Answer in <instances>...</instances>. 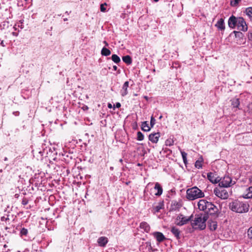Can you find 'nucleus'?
<instances>
[{
	"label": "nucleus",
	"mask_w": 252,
	"mask_h": 252,
	"mask_svg": "<svg viewBox=\"0 0 252 252\" xmlns=\"http://www.w3.org/2000/svg\"><path fill=\"white\" fill-rule=\"evenodd\" d=\"M229 207L233 212L241 214L247 213L249 210V204L238 200H235L229 203Z\"/></svg>",
	"instance_id": "obj_1"
},
{
	"label": "nucleus",
	"mask_w": 252,
	"mask_h": 252,
	"mask_svg": "<svg viewBox=\"0 0 252 252\" xmlns=\"http://www.w3.org/2000/svg\"><path fill=\"white\" fill-rule=\"evenodd\" d=\"M207 219L206 215H198L195 216L194 220L191 222V225L194 229L204 230L206 226V221Z\"/></svg>",
	"instance_id": "obj_2"
},
{
	"label": "nucleus",
	"mask_w": 252,
	"mask_h": 252,
	"mask_svg": "<svg viewBox=\"0 0 252 252\" xmlns=\"http://www.w3.org/2000/svg\"><path fill=\"white\" fill-rule=\"evenodd\" d=\"M187 198L189 200L204 197V193L196 187H194L187 190Z\"/></svg>",
	"instance_id": "obj_3"
},
{
	"label": "nucleus",
	"mask_w": 252,
	"mask_h": 252,
	"mask_svg": "<svg viewBox=\"0 0 252 252\" xmlns=\"http://www.w3.org/2000/svg\"><path fill=\"white\" fill-rule=\"evenodd\" d=\"M235 184V182L233 181L229 176H225L222 179L220 178V180L219 182V185L221 188H228Z\"/></svg>",
	"instance_id": "obj_4"
},
{
	"label": "nucleus",
	"mask_w": 252,
	"mask_h": 252,
	"mask_svg": "<svg viewBox=\"0 0 252 252\" xmlns=\"http://www.w3.org/2000/svg\"><path fill=\"white\" fill-rule=\"evenodd\" d=\"M214 193L217 196L222 199H227L229 197L228 192L223 188H215L214 189Z\"/></svg>",
	"instance_id": "obj_5"
},
{
	"label": "nucleus",
	"mask_w": 252,
	"mask_h": 252,
	"mask_svg": "<svg viewBox=\"0 0 252 252\" xmlns=\"http://www.w3.org/2000/svg\"><path fill=\"white\" fill-rule=\"evenodd\" d=\"M192 218V215L187 217L182 214H179L176 218V224L178 225L182 226L186 224L188 222L190 221Z\"/></svg>",
	"instance_id": "obj_6"
},
{
	"label": "nucleus",
	"mask_w": 252,
	"mask_h": 252,
	"mask_svg": "<svg viewBox=\"0 0 252 252\" xmlns=\"http://www.w3.org/2000/svg\"><path fill=\"white\" fill-rule=\"evenodd\" d=\"M238 30L246 32L248 30V26L244 19L242 17H238L237 26Z\"/></svg>",
	"instance_id": "obj_7"
},
{
	"label": "nucleus",
	"mask_w": 252,
	"mask_h": 252,
	"mask_svg": "<svg viewBox=\"0 0 252 252\" xmlns=\"http://www.w3.org/2000/svg\"><path fill=\"white\" fill-rule=\"evenodd\" d=\"M209 204V201L205 199H201L198 202V209L200 211H204L205 213L207 214L208 212V205Z\"/></svg>",
	"instance_id": "obj_8"
},
{
	"label": "nucleus",
	"mask_w": 252,
	"mask_h": 252,
	"mask_svg": "<svg viewBox=\"0 0 252 252\" xmlns=\"http://www.w3.org/2000/svg\"><path fill=\"white\" fill-rule=\"evenodd\" d=\"M209 204V201L205 199H201L198 202V209L200 211H204L205 213L207 214L208 212V205Z\"/></svg>",
	"instance_id": "obj_9"
},
{
	"label": "nucleus",
	"mask_w": 252,
	"mask_h": 252,
	"mask_svg": "<svg viewBox=\"0 0 252 252\" xmlns=\"http://www.w3.org/2000/svg\"><path fill=\"white\" fill-rule=\"evenodd\" d=\"M207 178L213 184H217L220 180V178L219 177H217V174L212 172L208 173Z\"/></svg>",
	"instance_id": "obj_10"
},
{
	"label": "nucleus",
	"mask_w": 252,
	"mask_h": 252,
	"mask_svg": "<svg viewBox=\"0 0 252 252\" xmlns=\"http://www.w3.org/2000/svg\"><path fill=\"white\" fill-rule=\"evenodd\" d=\"M208 207V215H213L218 213L219 210L217 207L212 202H209Z\"/></svg>",
	"instance_id": "obj_11"
},
{
	"label": "nucleus",
	"mask_w": 252,
	"mask_h": 252,
	"mask_svg": "<svg viewBox=\"0 0 252 252\" xmlns=\"http://www.w3.org/2000/svg\"><path fill=\"white\" fill-rule=\"evenodd\" d=\"M238 17H236L233 15L230 16L228 19V24L231 29H234L237 26Z\"/></svg>",
	"instance_id": "obj_12"
},
{
	"label": "nucleus",
	"mask_w": 252,
	"mask_h": 252,
	"mask_svg": "<svg viewBox=\"0 0 252 252\" xmlns=\"http://www.w3.org/2000/svg\"><path fill=\"white\" fill-rule=\"evenodd\" d=\"M153 236L156 239L157 241L159 243L163 242L166 239L164 235L160 232H155L153 233Z\"/></svg>",
	"instance_id": "obj_13"
},
{
	"label": "nucleus",
	"mask_w": 252,
	"mask_h": 252,
	"mask_svg": "<svg viewBox=\"0 0 252 252\" xmlns=\"http://www.w3.org/2000/svg\"><path fill=\"white\" fill-rule=\"evenodd\" d=\"M160 137L159 132L151 133L149 135V139L152 142L157 143Z\"/></svg>",
	"instance_id": "obj_14"
},
{
	"label": "nucleus",
	"mask_w": 252,
	"mask_h": 252,
	"mask_svg": "<svg viewBox=\"0 0 252 252\" xmlns=\"http://www.w3.org/2000/svg\"><path fill=\"white\" fill-rule=\"evenodd\" d=\"M129 82L128 81H126L124 83L123 85L122 88L121 90V94L123 96L126 95L127 93V88L128 87Z\"/></svg>",
	"instance_id": "obj_15"
},
{
	"label": "nucleus",
	"mask_w": 252,
	"mask_h": 252,
	"mask_svg": "<svg viewBox=\"0 0 252 252\" xmlns=\"http://www.w3.org/2000/svg\"><path fill=\"white\" fill-rule=\"evenodd\" d=\"M108 241L107 238L104 236L100 237L97 239V243L100 247H105Z\"/></svg>",
	"instance_id": "obj_16"
},
{
	"label": "nucleus",
	"mask_w": 252,
	"mask_h": 252,
	"mask_svg": "<svg viewBox=\"0 0 252 252\" xmlns=\"http://www.w3.org/2000/svg\"><path fill=\"white\" fill-rule=\"evenodd\" d=\"M242 196L246 199L252 198V186L247 189L246 192L243 194Z\"/></svg>",
	"instance_id": "obj_17"
},
{
	"label": "nucleus",
	"mask_w": 252,
	"mask_h": 252,
	"mask_svg": "<svg viewBox=\"0 0 252 252\" xmlns=\"http://www.w3.org/2000/svg\"><path fill=\"white\" fill-rule=\"evenodd\" d=\"M171 232L172 234L176 237L177 239H180L181 238L180 234L181 231L180 230L177 228L176 227H172L171 229Z\"/></svg>",
	"instance_id": "obj_18"
},
{
	"label": "nucleus",
	"mask_w": 252,
	"mask_h": 252,
	"mask_svg": "<svg viewBox=\"0 0 252 252\" xmlns=\"http://www.w3.org/2000/svg\"><path fill=\"white\" fill-rule=\"evenodd\" d=\"M155 190H157V192L155 193L157 196H160L162 193L163 189L162 187L158 183H156L154 187Z\"/></svg>",
	"instance_id": "obj_19"
},
{
	"label": "nucleus",
	"mask_w": 252,
	"mask_h": 252,
	"mask_svg": "<svg viewBox=\"0 0 252 252\" xmlns=\"http://www.w3.org/2000/svg\"><path fill=\"white\" fill-rule=\"evenodd\" d=\"M208 222H209V227L211 230L214 231L217 229V221H214V220H209Z\"/></svg>",
	"instance_id": "obj_20"
},
{
	"label": "nucleus",
	"mask_w": 252,
	"mask_h": 252,
	"mask_svg": "<svg viewBox=\"0 0 252 252\" xmlns=\"http://www.w3.org/2000/svg\"><path fill=\"white\" fill-rule=\"evenodd\" d=\"M216 26L221 30H224L225 29V26L224 25L223 19L222 18L220 19L216 24Z\"/></svg>",
	"instance_id": "obj_21"
},
{
	"label": "nucleus",
	"mask_w": 252,
	"mask_h": 252,
	"mask_svg": "<svg viewBox=\"0 0 252 252\" xmlns=\"http://www.w3.org/2000/svg\"><path fill=\"white\" fill-rule=\"evenodd\" d=\"M231 105L233 108H238L240 105L239 99L237 98H233L231 100Z\"/></svg>",
	"instance_id": "obj_22"
},
{
	"label": "nucleus",
	"mask_w": 252,
	"mask_h": 252,
	"mask_svg": "<svg viewBox=\"0 0 252 252\" xmlns=\"http://www.w3.org/2000/svg\"><path fill=\"white\" fill-rule=\"evenodd\" d=\"M140 227L146 232H148L150 230L149 225L146 222H142L140 224Z\"/></svg>",
	"instance_id": "obj_23"
},
{
	"label": "nucleus",
	"mask_w": 252,
	"mask_h": 252,
	"mask_svg": "<svg viewBox=\"0 0 252 252\" xmlns=\"http://www.w3.org/2000/svg\"><path fill=\"white\" fill-rule=\"evenodd\" d=\"M141 128L144 131H149L151 129L150 127L149 126V125L146 121L142 123Z\"/></svg>",
	"instance_id": "obj_24"
},
{
	"label": "nucleus",
	"mask_w": 252,
	"mask_h": 252,
	"mask_svg": "<svg viewBox=\"0 0 252 252\" xmlns=\"http://www.w3.org/2000/svg\"><path fill=\"white\" fill-rule=\"evenodd\" d=\"M122 60L127 64H130L132 63V59L129 55L123 57Z\"/></svg>",
	"instance_id": "obj_25"
},
{
	"label": "nucleus",
	"mask_w": 252,
	"mask_h": 252,
	"mask_svg": "<svg viewBox=\"0 0 252 252\" xmlns=\"http://www.w3.org/2000/svg\"><path fill=\"white\" fill-rule=\"evenodd\" d=\"M101 54L104 56H108L111 54V51L106 47H103L101 49Z\"/></svg>",
	"instance_id": "obj_26"
},
{
	"label": "nucleus",
	"mask_w": 252,
	"mask_h": 252,
	"mask_svg": "<svg viewBox=\"0 0 252 252\" xmlns=\"http://www.w3.org/2000/svg\"><path fill=\"white\" fill-rule=\"evenodd\" d=\"M111 59L116 63H118L121 62L120 57L116 54L112 55Z\"/></svg>",
	"instance_id": "obj_27"
},
{
	"label": "nucleus",
	"mask_w": 252,
	"mask_h": 252,
	"mask_svg": "<svg viewBox=\"0 0 252 252\" xmlns=\"http://www.w3.org/2000/svg\"><path fill=\"white\" fill-rule=\"evenodd\" d=\"M248 238L252 243V226L250 227L247 231Z\"/></svg>",
	"instance_id": "obj_28"
},
{
	"label": "nucleus",
	"mask_w": 252,
	"mask_h": 252,
	"mask_svg": "<svg viewBox=\"0 0 252 252\" xmlns=\"http://www.w3.org/2000/svg\"><path fill=\"white\" fill-rule=\"evenodd\" d=\"M246 14L250 18L252 19V7H249L246 9Z\"/></svg>",
	"instance_id": "obj_29"
},
{
	"label": "nucleus",
	"mask_w": 252,
	"mask_h": 252,
	"mask_svg": "<svg viewBox=\"0 0 252 252\" xmlns=\"http://www.w3.org/2000/svg\"><path fill=\"white\" fill-rule=\"evenodd\" d=\"M233 33L235 34V36L236 38H242L244 36L243 33L240 32L234 31Z\"/></svg>",
	"instance_id": "obj_30"
},
{
	"label": "nucleus",
	"mask_w": 252,
	"mask_h": 252,
	"mask_svg": "<svg viewBox=\"0 0 252 252\" xmlns=\"http://www.w3.org/2000/svg\"><path fill=\"white\" fill-rule=\"evenodd\" d=\"M137 139L139 141H142L144 139V135L143 134V133L140 132V131H138L137 133Z\"/></svg>",
	"instance_id": "obj_31"
},
{
	"label": "nucleus",
	"mask_w": 252,
	"mask_h": 252,
	"mask_svg": "<svg viewBox=\"0 0 252 252\" xmlns=\"http://www.w3.org/2000/svg\"><path fill=\"white\" fill-rule=\"evenodd\" d=\"M181 155L182 156L183 161H184V163L186 164L187 162V154L186 153H185V152L182 151Z\"/></svg>",
	"instance_id": "obj_32"
},
{
	"label": "nucleus",
	"mask_w": 252,
	"mask_h": 252,
	"mask_svg": "<svg viewBox=\"0 0 252 252\" xmlns=\"http://www.w3.org/2000/svg\"><path fill=\"white\" fill-rule=\"evenodd\" d=\"M195 166L198 169L202 168V161L199 160H196L195 163Z\"/></svg>",
	"instance_id": "obj_33"
},
{
	"label": "nucleus",
	"mask_w": 252,
	"mask_h": 252,
	"mask_svg": "<svg viewBox=\"0 0 252 252\" xmlns=\"http://www.w3.org/2000/svg\"><path fill=\"white\" fill-rule=\"evenodd\" d=\"M28 230L25 228H23L20 232L21 235L26 236L28 234Z\"/></svg>",
	"instance_id": "obj_34"
},
{
	"label": "nucleus",
	"mask_w": 252,
	"mask_h": 252,
	"mask_svg": "<svg viewBox=\"0 0 252 252\" xmlns=\"http://www.w3.org/2000/svg\"><path fill=\"white\" fill-rule=\"evenodd\" d=\"M155 124H156V120L153 117V116H152L151 117V121H150L151 126L153 127Z\"/></svg>",
	"instance_id": "obj_35"
},
{
	"label": "nucleus",
	"mask_w": 252,
	"mask_h": 252,
	"mask_svg": "<svg viewBox=\"0 0 252 252\" xmlns=\"http://www.w3.org/2000/svg\"><path fill=\"white\" fill-rule=\"evenodd\" d=\"M106 3H104L103 4H101L100 5V11L101 12H105L106 11V8L105 7V5H106Z\"/></svg>",
	"instance_id": "obj_36"
},
{
	"label": "nucleus",
	"mask_w": 252,
	"mask_h": 252,
	"mask_svg": "<svg viewBox=\"0 0 252 252\" xmlns=\"http://www.w3.org/2000/svg\"><path fill=\"white\" fill-rule=\"evenodd\" d=\"M248 39L252 41V32H249L248 33Z\"/></svg>",
	"instance_id": "obj_37"
},
{
	"label": "nucleus",
	"mask_w": 252,
	"mask_h": 252,
	"mask_svg": "<svg viewBox=\"0 0 252 252\" xmlns=\"http://www.w3.org/2000/svg\"><path fill=\"white\" fill-rule=\"evenodd\" d=\"M248 111H249V112L250 113H252V103H251L248 105Z\"/></svg>",
	"instance_id": "obj_38"
},
{
	"label": "nucleus",
	"mask_w": 252,
	"mask_h": 252,
	"mask_svg": "<svg viewBox=\"0 0 252 252\" xmlns=\"http://www.w3.org/2000/svg\"><path fill=\"white\" fill-rule=\"evenodd\" d=\"M115 107L117 108H120L121 106V103L120 102H117L115 105Z\"/></svg>",
	"instance_id": "obj_39"
},
{
	"label": "nucleus",
	"mask_w": 252,
	"mask_h": 252,
	"mask_svg": "<svg viewBox=\"0 0 252 252\" xmlns=\"http://www.w3.org/2000/svg\"><path fill=\"white\" fill-rule=\"evenodd\" d=\"M13 115L17 116L19 115V112L18 111H15L13 112Z\"/></svg>",
	"instance_id": "obj_40"
},
{
	"label": "nucleus",
	"mask_w": 252,
	"mask_h": 252,
	"mask_svg": "<svg viewBox=\"0 0 252 252\" xmlns=\"http://www.w3.org/2000/svg\"><path fill=\"white\" fill-rule=\"evenodd\" d=\"M0 45L1 46H2V47H5V44H4V41H3V40H2V41H1V42H0Z\"/></svg>",
	"instance_id": "obj_41"
},
{
	"label": "nucleus",
	"mask_w": 252,
	"mask_h": 252,
	"mask_svg": "<svg viewBox=\"0 0 252 252\" xmlns=\"http://www.w3.org/2000/svg\"><path fill=\"white\" fill-rule=\"evenodd\" d=\"M240 1V0H234V5H236L238 3V2Z\"/></svg>",
	"instance_id": "obj_42"
},
{
	"label": "nucleus",
	"mask_w": 252,
	"mask_h": 252,
	"mask_svg": "<svg viewBox=\"0 0 252 252\" xmlns=\"http://www.w3.org/2000/svg\"><path fill=\"white\" fill-rule=\"evenodd\" d=\"M108 107L109 108H111L112 107V105L111 103H108Z\"/></svg>",
	"instance_id": "obj_43"
},
{
	"label": "nucleus",
	"mask_w": 252,
	"mask_h": 252,
	"mask_svg": "<svg viewBox=\"0 0 252 252\" xmlns=\"http://www.w3.org/2000/svg\"><path fill=\"white\" fill-rule=\"evenodd\" d=\"M22 204L23 205H26L27 204V201H25V200H23Z\"/></svg>",
	"instance_id": "obj_44"
},
{
	"label": "nucleus",
	"mask_w": 252,
	"mask_h": 252,
	"mask_svg": "<svg viewBox=\"0 0 252 252\" xmlns=\"http://www.w3.org/2000/svg\"><path fill=\"white\" fill-rule=\"evenodd\" d=\"M113 69H114V70H117V66L116 65H114V66H113Z\"/></svg>",
	"instance_id": "obj_45"
},
{
	"label": "nucleus",
	"mask_w": 252,
	"mask_h": 252,
	"mask_svg": "<svg viewBox=\"0 0 252 252\" xmlns=\"http://www.w3.org/2000/svg\"><path fill=\"white\" fill-rule=\"evenodd\" d=\"M249 181L250 183L252 184V175L250 177Z\"/></svg>",
	"instance_id": "obj_46"
},
{
	"label": "nucleus",
	"mask_w": 252,
	"mask_h": 252,
	"mask_svg": "<svg viewBox=\"0 0 252 252\" xmlns=\"http://www.w3.org/2000/svg\"><path fill=\"white\" fill-rule=\"evenodd\" d=\"M103 43L105 44L106 46H108V44L106 41H104Z\"/></svg>",
	"instance_id": "obj_47"
},
{
	"label": "nucleus",
	"mask_w": 252,
	"mask_h": 252,
	"mask_svg": "<svg viewBox=\"0 0 252 252\" xmlns=\"http://www.w3.org/2000/svg\"><path fill=\"white\" fill-rule=\"evenodd\" d=\"M160 209L159 207H157V211H158Z\"/></svg>",
	"instance_id": "obj_48"
},
{
	"label": "nucleus",
	"mask_w": 252,
	"mask_h": 252,
	"mask_svg": "<svg viewBox=\"0 0 252 252\" xmlns=\"http://www.w3.org/2000/svg\"><path fill=\"white\" fill-rule=\"evenodd\" d=\"M7 159H7V158L6 157H5V158H4V161H7Z\"/></svg>",
	"instance_id": "obj_49"
},
{
	"label": "nucleus",
	"mask_w": 252,
	"mask_h": 252,
	"mask_svg": "<svg viewBox=\"0 0 252 252\" xmlns=\"http://www.w3.org/2000/svg\"><path fill=\"white\" fill-rule=\"evenodd\" d=\"M63 20H64V21H67V18H64V19H63Z\"/></svg>",
	"instance_id": "obj_50"
},
{
	"label": "nucleus",
	"mask_w": 252,
	"mask_h": 252,
	"mask_svg": "<svg viewBox=\"0 0 252 252\" xmlns=\"http://www.w3.org/2000/svg\"><path fill=\"white\" fill-rule=\"evenodd\" d=\"M162 116H160L159 118V119H161L162 118Z\"/></svg>",
	"instance_id": "obj_51"
},
{
	"label": "nucleus",
	"mask_w": 252,
	"mask_h": 252,
	"mask_svg": "<svg viewBox=\"0 0 252 252\" xmlns=\"http://www.w3.org/2000/svg\"><path fill=\"white\" fill-rule=\"evenodd\" d=\"M154 1H155L156 2H157L158 1V0H154Z\"/></svg>",
	"instance_id": "obj_52"
},
{
	"label": "nucleus",
	"mask_w": 252,
	"mask_h": 252,
	"mask_svg": "<svg viewBox=\"0 0 252 252\" xmlns=\"http://www.w3.org/2000/svg\"><path fill=\"white\" fill-rule=\"evenodd\" d=\"M65 13H67V14H69V13L67 11H66Z\"/></svg>",
	"instance_id": "obj_53"
},
{
	"label": "nucleus",
	"mask_w": 252,
	"mask_h": 252,
	"mask_svg": "<svg viewBox=\"0 0 252 252\" xmlns=\"http://www.w3.org/2000/svg\"><path fill=\"white\" fill-rule=\"evenodd\" d=\"M168 144H169V145H171L170 142H168Z\"/></svg>",
	"instance_id": "obj_54"
},
{
	"label": "nucleus",
	"mask_w": 252,
	"mask_h": 252,
	"mask_svg": "<svg viewBox=\"0 0 252 252\" xmlns=\"http://www.w3.org/2000/svg\"><path fill=\"white\" fill-rule=\"evenodd\" d=\"M168 144H169V145H171L170 142H168Z\"/></svg>",
	"instance_id": "obj_55"
},
{
	"label": "nucleus",
	"mask_w": 252,
	"mask_h": 252,
	"mask_svg": "<svg viewBox=\"0 0 252 252\" xmlns=\"http://www.w3.org/2000/svg\"><path fill=\"white\" fill-rule=\"evenodd\" d=\"M168 144H169V145H171L170 142H168Z\"/></svg>",
	"instance_id": "obj_56"
},
{
	"label": "nucleus",
	"mask_w": 252,
	"mask_h": 252,
	"mask_svg": "<svg viewBox=\"0 0 252 252\" xmlns=\"http://www.w3.org/2000/svg\"><path fill=\"white\" fill-rule=\"evenodd\" d=\"M2 171V169H1V170H0V172H1Z\"/></svg>",
	"instance_id": "obj_57"
}]
</instances>
